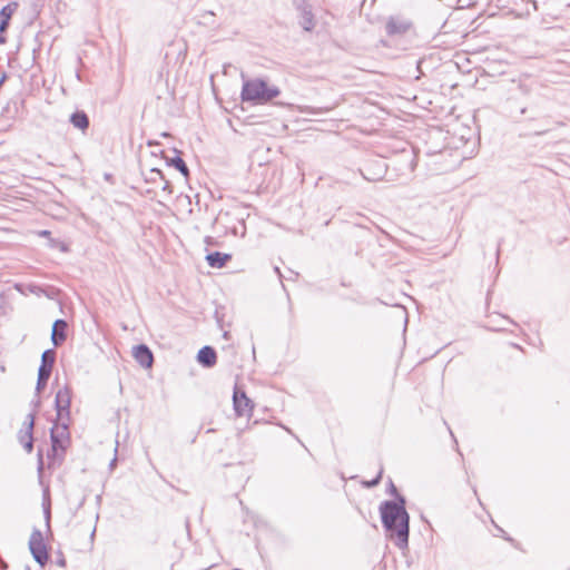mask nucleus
I'll return each mask as SVG.
<instances>
[{
	"instance_id": "25",
	"label": "nucleus",
	"mask_w": 570,
	"mask_h": 570,
	"mask_svg": "<svg viewBox=\"0 0 570 570\" xmlns=\"http://www.w3.org/2000/svg\"><path fill=\"white\" fill-rule=\"evenodd\" d=\"M274 271H275V273H277L281 276V271L278 267H275Z\"/></svg>"
},
{
	"instance_id": "29",
	"label": "nucleus",
	"mask_w": 570,
	"mask_h": 570,
	"mask_svg": "<svg viewBox=\"0 0 570 570\" xmlns=\"http://www.w3.org/2000/svg\"><path fill=\"white\" fill-rule=\"evenodd\" d=\"M224 337H225V338H227V337H228V333H227V332H225V333H224Z\"/></svg>"
},
{
	"instance_id": "20",
	"label": "nucleus",
	"mask_w": 570,
	"mask_h": 570,
	"mask_svg": "<svg viewBox=\"0 0 570 570\" xmlns=\"http://www.w3.org/2000/svg\"><path fill=\"white\" fill-rule=\"evenodd\" d=\"M382 473H383V470H380L377 476L373 481L368 482L367 485L368 487H374V485L379 484V482L381 480V476H382Z\"/></svg>"
},
{
	"instance_id": "12",
	"label": "nucleus",
	"mask_w": 570,
	"mask_h": 570,
	"mask_svg": "<svg viewBox=\"0 0 570 570\" xmlns=\"http://www.w3.org/2000/svg\"><path fill=\"white\" fill-rule=\"evenodd\" d=\"M232 258L229 254L214 252L206 256V261L210 267L222 268Z\"/></svg>"
},
{
	"instance_id": "22",
	"label": "nucleus",
	"mask_w": 570,
	"mask_h": 570,
	"mask_svg": "<svg viewBox=\"0 0 570 570\" xmlns=\"http://www.w3.org/2000/svg\"><path fill=\"white\" fill-rule=\"evenodd\" d=\"M163 189H164V190H167L168 193H171V189H170V183H169L168 180H165V181H164Z\"/></svg>"
},
{
	"instance_id": "9",
	"label": "nucleus",
	"mask_w": 570,
	"mask_h": 570,
	"mask_svg": "<svg viewBox=\"0 0 570 570\" xmlns=\"http://www.w3.org/2000/svg\"><path fill=\"white\" fill-rule=\"evenodd\" d=\"M135 360L144 367L148 368L153 365L154 356L146 345H138L134 348Z\"/></svg>"
},
{
	"instance_id": "10",
	"label": "nucleus",
	"mask_w": 570,
	"mask_h": 570,
	"mask_svg": "<svg viewBox=\"0 0 570 570\" xmlns=\"http://www.w3.org/2000/svg\"><path fill=\"white\" fill-rule=\"evenodd\" d=\"M67 323L63 320H57L52 325L51 341L55 346H59L66 340Z\"/></svg>"
},
{
	"instance_id": "1",
	"label": "nucleus",
	"mask_w": 570,
	"mask_h": 570,
	"mask_svg": "<svg viewBox=\"0 0 570 570\" xmlns=\"http://www.w3.org/2000/svg\"><path fill=\"white\" fill-rule=\"evenodd\" d=\"M382 523L387 537L394 541L400 549L407 548L410 517L405 510V500L400 497L399 501H385L380 505Z\"/></svg>"
},
{
	"instance_id": "8",
	"label": "nucleus",
	"mask_w": 570,
	"mask_h": 570,
	"mask_svg": "<svg viewBox=\"0 0 570 570\" xmlns=\"http://www.w3.org/2000/svg\"><path fill=\"white\" fill-rule=\"evenodd\" d=\"M411 22L401 17H390L385 24L389 36H401L406 33L411 28Z\"/></svg>"
},
{
	"instance_id": "6",
	"label": "nucleus",
	"mask_w": 570,
	"mask_h": 570,
	"mask_svg": "<svg viewBox=\"0 0 570 570\" xmlns=\"http://www.w3.org/2000/svg\"><path fill=\"white\" fill-rule=\"evenodd\" d=\"M234 410L237 416H250L254 404L244 391L235 390L233 395Z\"/></svg>"
},
{
	"instance_id": "15",
	"label": "nucleus",
	"mask_w": 570,
	"mask_h": 570,
	"mask_svg": "<svg viewBox=\"0 0 570 570\" xmlns=\"http://www.w3.org/2000/svg\"><path fill=\"white\" fill-rule=\"evenodd\" d=\"M17 8H18L17 2H10L6 7H3L0 11V20H6L9 22L10 18L12 17V14L17 10Z\"/></svg>"
},
{
	"instance_id": "2",
	"label": "nucleus",
	"mask_w": 570,
	"mask_h": 570,
	"mask_svg": "<svg viewBox=\"0 0 570 570\" xmlns=\"http://www.w3.org/2000/svg\"><path fill=\"white\" fill-rule=\"evenodd\" d=\"M242 78L243 87L240 96L242 100L245 102L262 105L271 101L281 94L276 86L269 85L261 78L245 79L244 75H242Z\"/></svg>"
},
{
	"instance_id": "27",
	"label": "nucleus",
	"mask_w": 570,
	"mask_h": 570,
	"mask_svg": "<svg viewBox=\"0 0 570 570\" xmlns=\"http://www.w3.org/2000/svg\"><path fill=\"white\" fill-rule=\"evenodd\" d=\"M116 464V458L111 461L110 465L111 468Z\"/></svg>"
},
{
	"instance_id": "5",
	"label": "nucleus",
	"mask_w": 570,
	"mask_h": 570,
	"mask_svg": "<svg viewBox=\"0 0 570 570\" xmlns=\"http://www.w3.org/2000/svg\"><path fill=\"white\" fill-rule=\"evenodd\" d=\"M71 391L68 386L58 390L56 394V410L59 420L63 421L70 414Z\"/></svg>"
},
{
	"instance_id": "14",
	"label": "nucleus",
	"mask_w": 570,
	"mask_h": 570,
	"mask_svg": "<svg viewBox=\"0 0 570 570\" xmlns=\"http://www.w3.org/2000/svg\"><path fill=\"white\" fill-rule=\"evenodd\" d=\"M55 357H56V354L52 350L45 351L41 356V365L39 368H45L49 373H51L52 366L55 363Z\"/></svg>"
},
{
	"instance_id": "13",
	"label": "nucleus",
	"mask_w": 570,
	"mask_h": 570,
	"mask_svg": "<svg viewBox=\"0 0 570 570\" xmlns=\"http://www.w3.org/2000/svg\"><path fill=\"white\" fill-rule=\"evenodd\" d=\"M70 121L76 128L81 130L87 129L89 126V119L87 115L82 111H77L72 114L70 117Z\"/></svg>"
},
{
	"instance_id": "26",
	"label": "nucleus",
	"mask_w": 570,
	"mask_h": 570,
	"mask_svg": "<svg viewBox=\"0 0 570 570\" xmlns=\"http://www.w3.org/2000/svg\"><path fill=\"white\" fill-rule=\"evenodd\" d=\"M6 42V38L4 37H0V43H4Z\"/></svg>"
},
{
	"instance_id": "4",
	"label": "nucleus",
	"mask_w": 570,
	"mask_h": 570,
	"mask_svg": "<svg viewBox=\"0 0 570 570\" xmlns=\"http://www.w3.org/2000/svg\"><path fill=\"white\" fill-rule=\"evenodd\" d=\"M51 441L55 454H57L58 450H61L62 452L65 451L69 443L68 425L65 422L61 424H55L51 429Z\"/></svg>"
},
{
	"instance_id": "7",
	"label": "nucleus",
	"mask_w": 570,
	"mask_h": 570,
	"mask_svg": "<svg viewBox=\"0 0 570 570\" xmlns=\"http://www.w3.org/2000/svg\"><path fill=\"white\" fill-rule=\"evenodd\" d=\"M35 425V416L33 414H29L27 416V421L24 422V429L20 430L18 434L19 442L22 444L24 450L30 453L33 449V439H32V430Z\"/></svg>"
},
{
	"instance_id": "11",
	"label": "nucleus",
	"mask_w": 570,
	"mask_h": 570,
	"mask_svg": "<svg viewBox=\"0 0 570 570\" xmlns=\"http://www.w3.org/2000/svg\"><path fill=\"white\" fill-rule=\"evenodd\" d=\"M197 360L204 366L210 367L216 363V352L210 346H204L199 350Z\"/></svg>"
},
{
	"instance_id": "24",
	"label": "nucleus",
	"mask_w": 570,
	"mask_h": 570,
	"mask_svg": "<svg viewBox=\"0 0 570 570\" xmlns=\"http://www.w3.org/2000/svg\"><path fill=\"white\" fill-rule=\"evenodd\" d=\"M364 178H365V179H367V180H375V179H376V178H374V177H367V176H365V175H364Z\"/></svg>"
},
{
	"instance_id": "3",
	"label": "nucleus",
	"mask_w": 570,
	"mask_h": 570,
	"mask_svg": "<svg viewBox=\"0 0 570 570\" xmlns=\"http://www.w3.org/2000/svg\"><path fill=\"white\" fill-rule=\"evenodd\" d=\"M29 550L33 559L40 564L45 566L48 561V551L43 542V537L40 530L35 529L29 539Z\"/></svg>"
},
{
	"instance_id": "23",
	"label": "nucleus",
	"mask_w": 570,
	"mask_h": 570,
	"mask_svg": "<svg viewBox=\"0 0 570 570\" xmlns=\"http://www.w3.org/2000/svg\"><path fill=\"white\" fill-rule=\"evenodd\" d=\"M38 235L41 236V237H48L49 238L50 232L49 230H40L38 233Z\"/></svg>"
},
{
	"instance_id": "16",
	"label": "nucleus",
	"mask_w": 570,
	"mask_h": 570,
	"mask_svg": "<svg viewBox=\"0 0 570 570\" xmlns=\"http://www.w3.org/2000/svg\"><path fill=\"white\" fill-rule=\"evenodd\" d=\"M169 165H171L176 169H178L185 177H188V175H189L188 167H187L186 163L179 156L171 158L169 160Z\"/></svg>"
},
{
	"instance_id": "17",
	"label": "nucleus",
	"mask_w": 570,
	"mask_h": 570,
	"mask_svg": "<svg viewBox=\"0 0 570 570\" xmlns=\"http://www.w3.org/2000/svg\"><path fill=\"white\" fill-rule=\"evenodd\" d=\"M50 374L51 373H49L47 370L39 368V371H38V381H37V390L38 391L42 390L46 386V384H47V382H48V380L50 377Z\"/></svg>"
},
{
	"instance_id": "21",
	"label": "nucleus",
	"mask_w": 570,
	"mask_h": 570,
	"mask_svg": "<svg viewBox=\"0 0 570 570\" xmlns=\"http://www.w3.org/2000/svg\"><path fill=\"white\" fill-rule=\"evenodd\" d=\"M9 22L6 20H0V32H3L7 30Z\"/></svg>"
},
{
	"instance_id": "18",
	"label": "nucleus",
	"mask_w": 570,
	"mask_h": 570,
	"mask_svg": "<svg viewBox=\"0 0 570 570\" xmlns=\"http://www.w3.org/2000/svg\"><path fill=\"white\" fill-rule=\"evenodd\" d=\"M49 246L52 248H58L61 252H68V246L58 239L49 238Z\"/></svg>"
},
{
	"instance_id": "19",
	"label": "nucleus",
	"mask_w": 570,
	"mask_h": 570,
	"mask_svg": "<svg viewBox=\"0 0 570 570\" xmlns=\"http://www.w3.org/2000/svg\"><path fill=\"white\" fill-rule=\"evenodd\" d=\"M517 88L523 95H529L530 91H531L530 87L527 83H523V82H518L517 83Z\"/></svg>"
},
{
	"instance_id": "28",
	"label": "nucleus",
	"mask_w": 570,
	"mask_h": 570,
	"mask_svg": "<svg viewBox=\"0 0 570 570\" xmlns=\"http://www.w3.org/2000/svg\"><path fill=\"white\" fill-rule=\"evenodd\" d=\"M60 566H65V560H59Z\"/></svg>"
}]
</instances>
